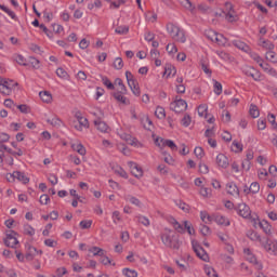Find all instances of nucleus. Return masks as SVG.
<instances>
[{
    "label": "nucleus",
    "mask_w": 277,
    "mask_h": 277,
    "mask_svg": "<svg viewBox=\"0 0 277 277\" xmlns=\"http://www.w3.org/2000/svg\"><path fill=\"white\" fill-rule=\"evenodd\" d=\"M167 31L171 36L172 40L175 42H181L182 44H185L187 41V38L185 37V31L181 29V27L170 23L167 25Z\"/></svg>",
    "instance_id": "obj_1"
},
{
    "label": "nucleus",
    "mask_w": 277,
    "mask_h": 277,
    "mask_svg": "<svg viewBox=\"0 0 277 277\" xmlns=\"http://www.w3.org/2000/svg\"><path fill=\"white\" fill-rule=\"evenodd\" d=\"M166 233L161 235V241L167 248H171L172 250H179L181 248V241L179 239L174 238V236L170 235L172 233V229H164Z\"/></svg>",
    "instance_id": "obj_2"
},
{
    "label": "nucleus",
    "mask_w": 277,
    "mask_h": 277,
    "mask_svg": "<svg viewBox=\"0 0 277 277\" xmlns=\"http://www.w3.org/2000/svg\"><path fill=\"white\" fill-rule=\"evenodd\" d=\"M248 237L249 239H251V241H259V243H261L266 252H269V250H272V243H269V238H262L261 235H259V233L256 232H249Z\"/></svg>",
    "instance_id": "obj_3"
},
{
    "label": "nucleus",
    "mask_w": 277,
    "mask_h": 277,
    "mask_svg": "<svg viewBox=\"0 0 277 277\" xmlns=\"http://www.w3.org/2000/svg\"><path fill=\"white\" fill-rule=\"evenodd\" d=\"M14 85H18L14 83L12 80H8L5 78H0V92L5 96H10L12 94V90H14Z\"/></svg>",
    "instance_id": "obj_4"
},
{
    "label": "nucleus",
    "mask_w": 277,
    "mask_h": 277,
    "mask_svg": "<svg viewBox=\"0 0 277 277\" xmlns=\"http://www.w3.org/2000/svg\"><path fill=\"white\" fill-rule=\"evenodd\" d=\"M126 79L134 96H140L141 94L140 84L136 82L135 77H133V74H131V71H126Z\"/></svg>",
    "instance_id": "obj_5"
},
{
    "label": "nucleus",
    "mask_w": 277,
    "mask_h": 277,
    "mask_svg": "<svg viewBox=\"0 0 277 277\" xmlns=\"http://www.w3.org/2000/svg\"><path fill=\"white\" fill-rule=\"evenodd\" d=\"M192 246H193V250L197 254L198 259H201V261H205L206 263L209 262V254L198 243V240H192Z\"/></svg>",
    "instance_id": "obj_6"
},
{
    "label": "nucleus",
    "mask_w": 277,
    "mask_h": 277,
    "mask_svg": "<svg viewBox=\"0 0 277 277\" xmlns=\"http://www.w3.org/2000/svg\"><path fill=\"white\" fill-rule=\"evenodd\" d=\"M17 235L18 234L14 230L6 232V237L4 238V246H6V248H16V246H18V238H16Z\"/></svg>",
    "instance_id": "obj_7"
},
{
    "label": "nucleus",
    "mask_w": 277,
    "mask_h": 277,
    "mask_svg": "<svg viewBox=\"0 0 277 277\" xmlns=\"http://www.w3.org/2000/svg\"><path fill=\"white\" fill-rule=\"evenodd\" d=\"M170 109L175 114H181L187 109V102L185 100L176 97L174 102L170 104Z\"/></svg>",
    "instance_id": "obj_8"
},
{
    "label": "nucleus",
    "mask_w": 277,
    "mask_h": 277,
    "mask_svg": "<svg viewBox=\"0 0 277 277\" xmlns=\"http://www.w3.org/2000/svg\"><path fill=\"white\" fill-rule=\"evenodd\" d=\"M128 166L130 168L131 174H133L135 179H142V176H144V170H142V167H140L137 162L129 161Z\"/></svg>",
    "instance_id": "obj_9"
},
{
    "label": "nucleus",
    "mask_w": 277,
    "mask_h": 277,
    "mask_svg": "<svg viewBox=\"0 0 277 277\" xmlns=\"http://www.w3.org/2000/svg\"><path fill=\"white\" fill-rule=\"evenodd\" d=\"M245 256L246 260L249 261V263H253L255 269H263V264H261L259 262V260H256V256H254V254H252V251H250V249H245Z\"/></svg>",
    "instance_id": "obj_10"
},
{
    "label": "nucleus",
    "mask_w": 277,
    "mask_h": 277,
    "mask_svg": "<svg viewBox=\"0 0 277 277\" xmlns=\"http://www.w3.org/2000/svg\"><path fill=\"white\" fill-rule=\"evenodd\" d=\"M238 215H240V217H245L246 220H248L252 215V211L250 210V207L248 205L239 203Z\"/></svg>",
    "instance_id": "obj_11"
},
{
    "label": "nucleus",
    "mask_w": 277,
    "mask_h": 277,
    "mask_svg": "<svg viewBox=\"0 0 277 277\" xmlns=\"http://www.w3.org/2000/svg\"><path fill=\"white\" fill-rule=\"evenodd\" d=\"M94 124L100 133H109L111 131L109 126L103 120H94Z\"/></svg>",
    "instance_id": "obj_12"
},
{
    "label": "nucleus",
    "mask_w": 277,
    "mask_h": 277,
    "mask_svg": "<svg viewBox=\"0 0 277 277\" xmlns=\"http://www.w3.org/2000/svg\"><path fill=\"white\" fill-rule=\"evenodd\" d=\"M225 5L227 10H229L228 13L225 14L226 21H228V23H235V21H237V15L233 14V12H235L233 10V4L230 2H226Z\"/></svg>",
    "instance_id": "obj_13"
},
{
    "label": "nucleus",
    "mask_w": 277,
    "mask_h": 277,
    "mask_svg": "<svg viewBox=\"0 0 277 277\" xmlns=\"http://www.w3.org/2000/svg\"><path fill=\"white\" fill-rule=\"evenodd\" d=\"M226 192L229 196H239V187H237V184L233 182L226 184Z\"/></svg>",
    "instance_id": "obj_14"
},
{
    "label": "nucleus",
    "mask_w": 277,
    "mask_h": 277,
    "mask_svg": "<svg viewBox=\"0 0 277 277\" xmlns=\"http://www.w3.org/2000/svg\"><path fill=\"white\" fill-rule=\"evenodd\" d=\"M169 223L171 224V226H173L174 230H176V233H180L181 235H185V228L183 227V225L181 223H179V221H176V219L171 217L169 220Z\"/></svg>",
    "instance_id": "obj_15"
},
{
    "label": "nucleus",
    "mask_w": 277,
    "mask_h": 277,
    "mask_svg": "<svg viewBox=\"0 0 277 277\" xmlns=\"http://www.w3.org/2000/svg\"><path fill=\"white\" fill-rule=\"evenodd\" d=\"M120 137L123 140V142H127V144H130V146H137L138 144L137 138L131 136V134L121 133Z\"/></svg>",
    "instance_id": "obj_16"
},
{
    "label": "nucleus",
    "mask_w": 277,
    "mask_h": 277,
    "mask_svg": "<svg viewBox=\"0 0 277 277\" xmlns=\"http://www.w3.org/2000/svg\"><path fill=\"white\" fill-rule=\"evenodd\" d=\"M141 124H143L144 129H146L147 131H153L154 129L153 121L150 120V118H148L147 115H143L141 117Z\"/></svg>",
    "instance_id": "obj_17"
},
{
    "label": "nucleus",
    "mask_w": 277,
    "mask_h": 277,
    "mask_svg": "<svg viewBox=\"0 0 277 277\" xmlns=\"http://www.w3.org/2000/svg\"><path fill=\"white\" fill-rule=\"evenodd\" d=\"M216 163L220 166V168H227L229 166L228 157H226L224 154H219L216 156Z\"/></svg>",
    "instance_id": "obj_18"
},
{
    "label": "nucleus",
    "mask_w": 277,
    "mask_h": 277,
    "mask_svg": "<svg viewBox=\"0 0 277 277\" xmlns=\"http://www.w3.org/2000/svg\"><path fill=\"white\" fill-rule=\"evenodd\" d=\"M71 148L72 150H75L76 153H78V155H81V157H85V146H83V144L81 143H72L71 144Z\"/></svg>",
    "instance_id": "obj_19"
},
{
    "label": "nucleus",
    "mask_w": 277,
    "mask_h": 277,
    "mask_svg": "<svg viewBox=\"0 0 277 277\" xmlns=\"http://www.w3.org/2000/svg\"><path fill=\"white\" fill-rule=\"evenodd\" d=\"M233 44L240 51H243L245 53H250V45L246 44V42L236 40V41H233Z\"/></svg>",
    "instance_id": "obj_20"
},
{
    "label": "nucleus",
    "mask_w": 277,
    "mask_h": 277,
    "mask_svg": "<svg viewBox=\"0 0 277 277\" xmlns=\"http://www.w3.org/2000/svg\"><path fill=\"white\" fill-rule=\"evenodd\" d=\"M259 45L262 47V49H266V51H274V43L269 40L260 38Z\"/></svg>",
    "instance_id": "obj_21"
},
{
    "label": "nucleus",
    "mask_w": 277,
    "mask_h": 277,
    "mask_svg": "<svg viewBox=\"0 0 277 277\" xmlns=\"http://www.w3.org/2000/svg\"><path fill=\"white\" fill-rule=\"evenodd\" d=\"M214 222H216V224L220 226H230V221L224 215H215Z\"/></svg>",
    "instance_id": "obj_22"
},
{
    "label": "nucleus",
    "mask_w": 277,
    "mask_h": 277,
    "mask_svg": "<svg viewBox=\"0 0 277 277\" xmlns=\"http://www.w3.org/2000/svg\"><path fill=\"white\" fill-rule=\"evenodd\" d=\"M260 227L263 229L265 235H268V237H272V226L269 225V222L263 220L260 222Z\"/></svg>",
    "instance_id": "obj_23"
},
{
    "label": "nucleus",
    "mask_w": 277,
    "mask_h": 277,
    "mask_svg": "<svg viewBox=\"0 0 277 277\" xmlns=\"http://www.w3.org/2000/svg\"><path fill=\"white\" fill-rule=\"evenodd\" d=\"M115 85H118V92L117 93H120V94H127V85H124V82H122V79L120 78H117L115 80Z\"/></svg>",
    "instance_id": "obj_24"
},
{
    "label": "nucleus",
    "mask_w": 277,
    "mask_h": 277,
    "mask_svg": "<svg viewBox=\"0 0 277 277\" xmlns=\"http://www.w3.org/2000/svg\"><path fill=\"white\" fill-rule=\"evenodd\" d=\"M113 96L118 101V103H122V105H131L129 98L124 97V94L122 93H114Z\"/></svg>",
    "instance_id": "obj_25"
},
{
    "label": "nucleus",
    "mask_w": 277,
    "mask_h": 277,
    "mask_svg": "<svg viewBox=\"0 0 277 277\" xmlns=\"http://www.w3.org/2000/svg\"><path fill=\"white\" fill-rule=\"evenodd\" d=\"M36 252H38V249H36V248L32 247V246H29V247H28V251H27V253L25 254L26 261H34V258L36 256Z\"/></svg>",
    "instance_id": "obj_26"
},
{
    "label": "nucleus",
    "mask_w": 277,
    "mask_h": 277,
    "mask_svg": "<svg viewBox=\"0 0 277 277\" xmlns=\"http://www.w3.org/2000/svg\"><path fill=\"white\" fill-rule=\"evenodd\" d=\"M39 96L43 103H51V101H53V95L48 91L39 92Z\"/></svg>",
    "instance_id": "obj_27"
},
{
    "label": "nucleus",
    "mask_w": 277,
    "mask_h": 277,
    "mask_svg": "<svg viewBox=\"0 0 277 277\" xmlns=\"http://www.w3.org/2000/svg\"><path fill=\"white\" fill-rule=\"evenodd\" d=\"M214 42H216L219 47H226V44H228V39L224 37V35L217 34Z\"/></svg>",
    "instance_id": "obj_28"
},
{
    "label": "nucleus",
    "mask_w": 277,
    "mask_h": 277,
    "mask_svg": "<svg viewBox=\"0 0 277 277\" xmlns=\"http://www.w3.org/2000/svg\"><path fill=\"white\" fill-rule=\"evenodd\" d=\"M184 230H187L188 235H196V229H194V225L189 221L183 222Z\"/></svg>",
    "instance_id": "obj_29"
},
{
    "label": "nucleus",
    "mask_w": 277,
    "mask_h": 277,
    "mask_svg": "<svg viewBox=\"0 0 277 277\" xmlns=\"http://www.w3.org/2000/svg\"><path fill=\"white\" fill-rule=\"evenodd\" d=\"M162 143V146H168V148H171V150H179V147L172 140H160Z\"/></svg>",
    "instance_id": "obj_30"
},
{
    "label": "nucleus",
    "mask_w": 277,
    "mask_h": 277,
    "mask_svg": "<svg viewBox=\"0 0 277 277\" xmlns=\"http://www.w3.org/2000/svg\"><path fill=\"white\" fill-rule=\"evenodd\" d=\"M200 217H201V221L205 222V224H211V222H213V216L209 215L207 211H201Z\"/></svg>",
    "instance_id": "obj_31"
},
{
    "label": "nucleus",
    "mask_w": 277,
    "mask_h": 277,
    "mask_svg": "<svg viewBox=\"0 0 277 277\" xmlns=\"http://www.w3.org/2000/svg\"><path fill=\"white\" fill-rule=\"evenodd\" d=\"M15 176H16L17 181H21L22 183H24V185H27V183H29V177H27L25 175V173H23L21 171H16Z\"/></svg>",
    "instance_id": "obj_32"
},
{
    "label": "nucleus",
    "mask_w": 277,
    "mask_h": 277,
    "mask_svg": "<svg viewBox=\"0 0 277 277\" xmlns=\"http://www.w3.org/2000/svg\"><path fill=\"white\" fill-rule=\"evenodd\" d=\"M259 66L264 69V72H268V75H276V70L272 69L267 63L262 61Z\"/></svg>",
    "instance_id": "obj_33"
},
{
    "label": "nucleus",
    "mask_w": 277,
    "mask_h": 277,
    "mask_svg": "<svg viewBox=\"0 0 277 277\" xmlns=\"http://www.w3.org/2000/svg\"><path fill=\"white\" fill-rule=\"evenodd\" d=\"M114 172H115V174H118L122 179H129V174H127V171H124V169H122V167H118V166L115 167Z\"/></svg>",
    "instance_id": "obj_34"
},
{
    "label": "nucleus",
    "mask_w": 277,
    "mask_h": 277,
    "mask_svg": "<svg viewBox=\"0 0 277 277\" xmlns=\"http://www.w3.org/2000/svg\"><path fill=\"white\" fill-rule=\"evenodd\" d=\"M249 113H250V116H252L253 118H259V116H261V113L259 111V107L254 104L250 105Z\"/></svg>",
    "instance_id": "obj_35"
},
{
    "label": "nucleus",
    "mask_w": 277,
    "mask_h": 277,
    "mask_svg": "<svg viewBox=\"0 0 277 277\" xmlns=\"http://www.w3.org/2000/svg\"><path fill=\"white\" fill-rule=\"evenodd\" d=\"M89 252H91L93 256H104L105 250L98 247H92L91 249H89Z\"/></svg>",
    "instance_id": "obj_36"
},
{
    "label": "nucleus",
    "mask_w": 277,
    "mask_h": 277,
    "mask_svg": "<svg viewBox=\"0 0 277 277\" xmlns=\"http://www.w3.org/2000/svg\"><path fill=\"white\" fill-rule=\"evenodd\" d=\"M24 235H28L29 237H34L36 235V229L31 227V225H24Z\"/></svg>",
    "instance_id": "obj_37"
},
{
    "label": "nucleus",
    "mask_w": 277,
    "mask_h": 277,
    "mask_svg": "<svg viewBox=\"0 0 277 277\" xmlns=\"http://www.w3.org/2000/svg\"><path fill=\"white\" fill-rule=\"evenodd\" d=\"M114 68H116V70H122V68H124V62H122V57L115 58Z\"/></svg>",
    "instance_id": "obj_38"
},
{
    "label": "nucleus",
    "mask_w": 277,
    "mask_h": 277,
    "mask_svg": "<svg viewBox=\"0 0 277 277\" xmlns=\"http://www.w3.org/2000/svg\"><path fill=\"white\" fill-rule=\"evenodd\" d=\"M115 34H119L120 36H127V34H129V26H118L115 29Z\"/></svg>",
    "instance_id": "obj_39"
},
{
    "label": "nucleus",
    "mask_w": 277,
    "mask_h": 277,
    "mask_svg": "<svg viewBox=\"0 0 277 277\" xmlns=\"http://www.w3.org/2000/svg\"><path fill=\"white\" fill-rule=\"evenodd\" d=\"M209 109V106L207 104H201L198 106L197 111L198 115L202 118V116H207V111Z\"/></svg>",
    "instance_id": "obj_40"
},
{
    "label": "nucleus",
    "mask_w": 277,
    "mask_h": 277,
    "mask_svg": "<svg viewBox=\"0 0 277 277\" xmlns=\"http://www.w3.org/2000/svg\"><path fill=\"white\" fill-rule=\"evenodd\" d=\"M155 116H157L160 120L166 118V109L161 106H158L155 111Z\"/></svg>",
    "instance_id": "obj_41"
},
{
    "label": "nucleus",
    "mask_w": 277,
    "mask_h": 277,
    "mask_svg": "<svg viewBox=\"0 0 277 277\" xmlns=\"http://www.w3.org/2000/svg\"><path fill=\"white\" fill-rule=\"evenodd\" d=\"M205 273L207 274V276L209 277H219L217 276V272H215V268L211 267V266H205Z\"/></svg>",
    "instance_id": "obj_42"
},
{
    "label": "nucleus",
    "mask_w": 277,
    "mask_h": 277,
    "mask_svg": "<svg viewBox=\"0 0 277 277\" xmlns=\"http://www.w3.org/2000/svg\"><path fill=\"white\" fill-rule=\"evenodd\" d=\"M232 150L234 153H241L243 150V145H241L239 142L234 141L232 144Z\"/></svg>",
    "instance_id": "obj_43"
},
{
    "label": "nucleus",
    "mask_w": 277,
    "mask_h": 277,
    "mask_svg": "<svg viewBox=\"0 0 277 277\" xmlns=\"http://www.w3.org/2000/svg\"><path fill=\"white\" fill-rule=\"evenodd\" d=\"M56 75H57V77H60V79H68V77H69L68 72L62 67H58L56 69Z\"/></svg>",
    "instance_id": "obj_44"
},
{
    "label": "nucleus",
    "mask_w": 277,
    "mask_h": 277,
    "mask_svg": "<svg viewBox=\"0 0 277 277\" xmlns=\"http://www.w3.org/2000/svg\"><path fill=\"white\" fill-rule=\"evenodd\" d=\"M79 226L82 230H85L88 228H92V220H83V221L80 222Z\"/></svg>",
    "instance_id": "obj_45"
},
{
    "label": "nucleus",
    "mask_w": 277,
    "mask_h": 277,
    "mask_svg": "<svg viewBox=\"0 0 277 277\" xmlns=\"http://www.w3.org/2000/svg\"><path fill=\"white\" fill-rule=\"evenodd\" d=\"M199 194H200V196H202L203 198H211V188L201 187Z\"/></svg>",
    "instance_id": "obj_46"
},
{
    "label": "nucleus",
    "mask_w": 277,
    "mask_h": 277,
    "mask_svg": "<svg viewBox=\"0 0 277 277\" xmlns=\"http://www.w3.org/2000/svg\"><path fill=\"white\" fill-rule=\"evenodd\" d=\"M122 274H124L127 277H137V271L135 269L123 268Z\"/></svg>",
    "instance_id": "obj_47"
},
{
    "label": "nucleus",
    "mask_w": 277,
    "mask_h": 277,
    "mask_svg": "<svg viewBox=\"0 0 277 277\" xmlns=\"http://www.w3.org/2000/svg\"><path fill=\"white\" fill-rule=\"evenodd\" d=\"M127 200H129L131 205H134V207H142V201H140V199H137L136 197L128 196Z\"/></svg>",
    "instance_id": "obj_48"
},
{
    "label": "nucleus",
    "mask_w": 277,
    "mask_h": 277,
    "mask_svg": "<svg viewBox=\"0 0 277 277\" xmlns=\"http://www.w3.org/2000/svg\"><path fill=\"white\" fill-rule=\"evenodd\" d=\"M140 224H143V226H150V220L144 215L136 216Z\"/></svg>",
    "instance_id": "obj_49"
},
{
    "label": "nucleus",
    "mask_w": 277,
    "mask_h": 277,
    "mask_svg": "<svg viewBox=\"0 0 277 277\" xmlns=\"http://www.w3.org/2000/svg\"><path fill=\"white\" fill-rule=\"evenodd\" d=\"M260 189H261V185H259L258 182L251 183L249 187V190H251V194H259Z\"/></svg>",
    "instance_id": "obj_50"
},
{
    "label": "nucleus",
    "mask_w": 277,
    "mask_h": 277,
    "mask_svg": "<svg viewBox=\"0 0 277 277\" xmlns=\"http://www.w3.org/2000/svg\"><path fill=\"white\" fill-rule=\"evenodd\" d=\"M200 233L203 237H209V235H211V228L207 225H200Z\"/></svg>",
    "instance_id": "obj_51"
},
{
    "label": "nucleus",
    "mask_w": 277,
    "mask_h": 277,
    "mask_svg": "<svg viewBox=\"0 0 277 277\" xmlns=\"http://www.w3.org/2000/svg\"><path fill=\"white\" fill-rule=\"evenodd\" d=\"M15 62H16L17 64H19V66H27L25 56H23V55H21V54H16V55H15Z\"/></svg>",
    "instance_id": "obj_52"
},
{
    "label": "nucleus",
    "mask_w": 277,
    "mask_h": 277,
    "mask_svg": "<svg viewBox=\"0 0 277 277\" xmlns=\"http://www.w3.org/2000/svg\"><path fill=\"white\" fill-rule=\"evenodd\" d=\"M266 60H268V62H274L276 64V52L268 50V52H266Z\"/></svg>",
    "instance_id": "obj_53"
},
{
    "label": "nucleus",
    "mask_w": 277,
    "mask_h": 277,
    "mask_svg": "<svg viewBox=\"0 0 277 277\" xmlns=\"http://www.w3.org/2000/svg\"><path fill=\"white\" fill-rule=\"evenodd\" d=\"M206 36L209 40H211L212 42H215L216 38H217V32H215L214 30H208L206 32Z\"/></svg>",
    "instance_id": "obj_54"
},
{
    "label": "nucleus",
    "mask_w": 277,
    "mask_h": 277,
    "mask_svg": "<svg viewBox=\"0 0 277 277\" xmlns=\"http://www.w3.org/2000/svg\"><path fill=\"white\" fill-rule=\"evenodd\" d=\"M194 153L197 159H202V157H205V149H202V147H195Z\"/></svg>",
    "instance_id": "obj_55"
},
{
    "label": "nucleus",
    "mask_w": 277,
    "mask_h": 277,
    "mask_svg": "<svg viewBox=\"0 0 277 277\" xmlns=\"http://www.w3.org/2000/svg\"><path fill=\"white\" fill-rule=\"evenodd\" d=\"M102 83L104 84V85H106V88L108 89V90H114V83H111L110 81H109V78H107V77H102Z\"/></svg>",
    "instance_id": "obj_56"
},
{
    "label": "nucleus",
    "mask_w": 277,
    "mask_h": 277,
    "mask_svg": "<svg viewBox=\"0 0 277 277\" xmlns=\"http://www.w3.org/2000/svg\"><path fill=\"white\" fill-rule=\"evenodd\" d=\"M199 172L201 174H209V166H207L205 162L199 163Z\"/></svg>",
    "instance_id": "obj_57"
},
{
    "label": "nucleus",
    "mask_w": 277,
    "mask_h": 277,
    "mask_svg": "<svg viewBox=\"0 0 277 277\" xmlns=\"http://www.w3.org/2000/svg\"><path fill=\"white\" fill-rule=\"evenodd\" d=\"M30 65L32 66V68L38 70L40 68V61L38 58L31 56L30 57Z\"/></svg>",
    "instance_id": "obj_58"
},
{
    "label": "nucleus",
    "mask_w": 277,
    "mask_h": 277,
    "mask_svg": "<svg viewBox=\"0 0 277 277\" xmlns=\"http://www.w3.org/2000/svg\"><path fill=\"white\" fill-rule=\"evenodd\" d=\"M93 116L96 118L94 120H103L105 118V113H103L101 109H96L94 113H93Z\"/></svg>",
    "instance_id": "obj_59"
},
{
    "label": "nucleus",
    "mask_w": 277,
    "mask_h": 277,
    "mask_svg": "<svg viewBox=\"0 0 277 277\" xmlns=\"http://www.w3.org/2000/svg\"><path fill=\"white\" fill-rule=\"evenodd\" d=\"M167 51L170 55L177 53L179 49H176V45L174 43H169L167 45Z\"/></svg>",
    "instance_id": "obj_60"
},
{
    "label": "nucleus",
    "mask_w": 277,
    "mask_h": 277,
    "mask_svg": "<svg viewBox=\"0 0 277 277\" xmlns=\"http://www.w3.org/2000/svg\"><path fill=\"white\" fill-rule=\"evenodd\" d=\"M113 222L114 224H118V222H122V217L120 216V211L113 212Z\"/></svg>",
    "instance_id": "obj_61"
},
{
    "label": "nucleus",
    "mask_w": 277,
    "mask_h": 277,
    "mask_svg": "<svg viewBox=\"0 0 277 277\" xmlns=\"http://www.w3.org/2000/svg\"><path fill=\"white\" fill-rule=\"evenodd\" d=\"M214 93L220 96L222 94V83L214 80Z\"/></svg>",
    "instance_id": "obj_62"
},
{
    "label": "nucleus",
    "mask_w": 277,
    "mask_h": 277,
    "mask_svg": "<svg viewBox=\"0 0 277 277\" xmlns=\"http://www.w3.org/2000/svg\"><path fill=\"white\" fill-rule=\"evenodd\" d=\"M183 127H189L192 124V117L189 115H185L182 119Z\"/></svg>",
    "instance_id": "obj_63"
},
{
    "label": "nucleus",
    "mask_w": 277,
    "mask_h": 277,
    "mask_svg": "<svg viewBox=\"0 0 277 277\" xmlns=\"http://www.w3.org/2000/svg\"><path fill=\"white\" fill-rule=\"evenodd\" d=\"M254 68L253 67H250V66H245L242 68V71L243 74L247 76V77H250L253 72H254Z\"/></svg>",
    "instance_id": "obj_64"
}]
</instances>
